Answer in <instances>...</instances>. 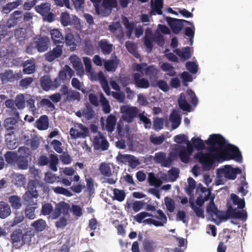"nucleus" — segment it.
I'll return each instance as SVG.
<instances>
[{"label":"nucleus","mask_w":252,"mask_h":252,"mask_svg":"<svg viewBox=\"0 0 252 252\" xmlns=\"http://www.w3.org/2000/svg\"><path fill=\"white\" fill-rule=\"evenodd\" d=\"M205 143L210 146L209 151L216 154L223 151V155L227 159H234L241 163L242 156L239 148L232 144L225 145L224 138L220 134H212L210 135Z\"/></svg>","instance_id":"nucleus-1"},{"label":"nucleus","mask_w":252,"mask_h":252,"mask_svg":"<svg viewBox=\"0 0 252 252\" xmlns=\"http://www.w3.org/2000/svg\"><path fill=\"white\" fill-rule=\"evenodd\" d=\"M17 121L14 118H8L4 122L3 126L7 133L5 134V141L9 149H15L18 146L16 139L11 140V136L14 134V130L16 129Z\"/></svg>","instance_id":"nucleus-2"},{"label":"nucleus","mask_w":252,"mask_h":252,"mask_svg":"<svg viewBox=\"0 0 252 252\" xmlns=\"http://www.w3.org/2000/svg\"><path fill=\"white\" fill-rule=\"evenodd\" d=\"M241 169L240 168H233L230 165H225L223 167L220 168L217 170V175L219 178L224 177L229 180H234L237 175L241 174Z\"/></svg>","instance_id":"nucleus-3"},{"label":"nucleus","mask_w":252,"mask_h":252,"mask_svg":"<svg viewBox=\"0 0 252 252\" xmlns=\"http://www.w3.org/2000/svg\"><path fill=\"white\" fill-rule=\"evenodd\" d=\"M194 158L197 159L202 165L204 170H210L212 167L214 161V157L209 153H204L202 152H198L194 155Z\"/></svg>","instance_id":"nucleus-4"},{"label":"nucleus","mask_w":252,"mask_h":252,"mask_svg":"<svg viewBox=\"0 0 252 252\" xmlns=\"http://www.w3.org/2000/svg\"><path fill=\"white\" fill-rule=\"evenodd\" d=\"M247 213L246 211H237L236 208H233L229 206L224 215L220 216L219 219L222 220H226L228 218H234L236 219L246 220Z\"/></svg>","instance_id":"nucleus-5"},{"label":"nucleus","mask_w":252,"mask_h":252,"mask_svg":"<svg viewBox=\"0 0 252 252\" xmlns=\"http://www.w3.org/2000/svg\"><path fill=\"white\" fill-rule=\"evenodd\" d=\"M19 153L24 154V156H18L15 163L18 167L22 170L27 169L28 167V158L30 155V149L25 147H21L18 149Z\"/></svg>","instance_id":"nucleus-6"},{"label":"nucleus","mask_w":252,"mask_h":252,"mask_svg":"<svg viewBox=\"0 0 252 252\" xmlns=\"http://www.w3.org/2000/svg\"><path fill=\"white\" fill-rule=\"evenodd\" d=\"M50 158V160L45 155L40 156L38 159V164L40 166H45L49 163L50 168L54 171H57L58 170L57 165L59 163L58 156L55 154H51Z\"/></svg>","instance_id":"nucleus-7"},{"label":"nucleus","mask_w":252,"mask_h":252,"mask_svg":"<svg viewBox=\"0 0 252 252\" xmlns=\"http://www.w3.org/2000/svg\"><path fill=\"white\" fill-rule=\"evenodd\" d=\"M165 19L175 34H178L182 31L185 23L191 24L190 22L183 19H178L170 17H166Z\"/></svg>","instance_id":"nucleus-8"},{"label":"nucleus","mask_w":252,"mask_h":252,"mask_svg":"<svg viewBox=\"0 0 252 252\" xmlns=\"http://www.w3.org/2000/svg\"><path fill=\"white\" fill-rule=\"evenodd\" d=\"M175 155L170 153L166 158V154L159 152L155 154V160L158 163H160L161 166L166 167H170L173 162Z\"/></svg>","instance_id":"nucleus-9"},{"label":"nucleus","mask_w":252,"mask_h":252,"mask_svg":"<svg viewBox=\"0 0 252 252\" xmlns=\"http://www.w3.org/2000/svg\"><path fill=\"white\" fill-rule=\"evenodd\" d=\"M157 213L158 216L155 215L154 218L159 220V221L156 220L152 218H149L143 220L142 222L148 224H153L156 226H163L167 222V217L161 210H158Z\"/></svg>","instance_id":"nucleus-10"},{"label":"nucleus","mask_w":252,"mask_h":252,"mask_svg":"<svg viewBox=\"0 0 252 252\" xmlns=\"http://www.w3.org/2000/svg\"><path fill=\"white\" fill-rule=\"evenodd\" d=\"M70 209V205L64 201L58 203L55 206L53 213L51 214V218L55 220L59 217L61 214L67 215Z\"/></svg>","instance_id":"nucleus-11"},{"label":"nucleus","mask_w":252,"mask_h":252,"mask_svg":"<svg viewBox=\"0 0 252 252\" xmlns=\"http://www.w3.org/2000/svg\"><path fill=\"white\" fill-rule=\"evenodd\" d=\"M36 49L39 53L47 51L50 44V39L46 36H40L33 38Z\"/></svg>","instance_id":"nucleus-12"},{"label":"nucleus","mask_w":252,"mask_h":252,"mask_svg":"<svg viewBox=\"0 0 252 252\" xmlns=\"http://www.w3.org/2000/svg\"><path fill=\"white\" fill-rule=\"evenodd\" d=\"M94 145L96 150L106 151L108 150L109 144L101 132H99L98 135L94 137Z\"/></svg>","instance_id":"nucleus-13"},{"label":"nucleus","mask_w":252,"mask_h":252,"mask_svg":"<svg viewBox=\"0 0 252 252\" xmlns=\"http://www.w3.org/2000/svg\"><path fill=\"white\" fill-rule=\"evenodd\" d=\"M117 5L116 0H103L102 7L98 5H95V11L98 14L103 15L104 10H108L110 12L112 8L116 7Z\"/></svg>","instance_id":"nucleus-14"},{"label":"nucleus","mask_w":252,"mask_h":252,"mask_svg":"<svg viewBox=\"0 0 252 252\" xmlns=\"http://www.w3.org/2000/svg\"><path fill=\"white\" fill-rule=\"evenodd\" d=\"M63 46L56 45L52 50H51L44 54V58L46 61L52 62L55 59L60 58L63 54Z\"/></svg>","instance_id":"nucleus-15"},{"label":"nucleus","mask_w":252,"mask_h":252,"mask_svg":"<svg viewBox=\"0 0 252 252\" xmlns=\"http://www.w3.org/2000/svg\"><path fill=\"white\" fill-rule=\"evenodd\" d=\"M78 127L82 131L79 132L73 127H71L70 129L69 134L72 139H76L77 138H85L89 136V131L88 127L82 124H79Z\"/></svg>","instance_id":"nucleus-16"},{"label":"nucleus","mask_w":252,"mask_h":252,"mask_svg":"<svg viewBox=\"0 0 252 252\" xmlns=\"http://www.w3.org/2000/svg\"><path fill=\"white\" fill-rule=\"evenodd\" d=\"M138 113L139 110L137 107H127L123 112V119L127 123H131L138 116Z\"/></svg>","instance_id":"nucleus-17"},{"label":"nucleus","mask_w":252,"mask_h":252,"mask_svg":"<svg viewBox=\"0 0 252 252\" xmlns=\"http://www.w3.org/2000/svg\"><path fill=\"white\" fill-rule=\"evenodd\" d=\"M142 75L139 73H134L132 74L134 84L138 88L148 89L150 84L149 80L145 78H141Z\"/></svg>","instance_id":"nucleus-18"},{"label":"nucleus","mask_w":252,"mask_h":252,"mask_svg":"<svg viewBox=\"0 0 252 252\" xmlns=\"http://www.w3.org/2000/svg\"><path fill=\"white\" fill-rule=\"evenodd\" d=\"M1 78L3 81L12 82L15 80H18L22 78L21 72L14 73L12 70H6L1 73Z\"/></svg>","instance_id":"nucleus-19"},{"label":"nucleus","mask_w":252,"mask_h":252,"mask_svg":"<svg viewBox=\"0 0 252 252\" xmlns=\"http://www.w3.org/2000/svg\"><path fill=\"white\" fill-rule=\"evenodd\" d=\"M98 45L102 53L105 55L110 54L113 50V45L110 43L107 39H102L99 40Z\"/></svg>","instance_id":"nucleus-20"},{"label":"nucleus","mask_w":252,"mask_h":252,"mask_svg":"<svg viewBox=\"0 0 252 252\" xmlns=\"http://www.w3.org/2000/svg\"><path fill=\"white\" fill-rule=\"evenodd\" d=\"M119 63V60L115 56V58L112 60H103V65L105 69L108 71H115L118 67Z\"/></svg>","instance_id":"nucleus-21"},{"label":"nucleus","mask_w":252,"mask_h":252,"mask_svg":"<svg viewBox=\"0 0 252 252\" xmlns=\"http://www.w3.org/2000/svg\"><path fill=\"white\" fill-rule=\"evenodd\" d=\"M51 39L54 45L63 46L64 38L60 31L58 29H53L50 31Z\"/></svg>","instance_id":"nucleus-22"},{"label":"nucleus","mask_w":252,"mask_h":252,"mask_svg":"<svg viewBox=\"0 0 252 252\" xmlns=\"http://www.w3.org/2000/svg\"><path fill=\"white\" fill-rule=\"evenodd\" d=\"M38 196V192L30 193V192L26 191L22 196L24 204L26 206H36L37 205L36 203L34 202L33 199L37 198Z\"/></svg>","instance_id":"nucleus-23"},{"label":"nucleus","mask_w":252,"mask_h":252,"mask_svg":"<svg viewBox=\"0 0 252 252\" xmlns=\"http://www.w3.org/2000/svg\"><path fill=\"white\" fill-rule=\"evenodd\" d=\"M7 201L13 210H18L22 206L21 199L18 195H12L8 196Z\"/></svg>","instance_id":"nucleus-24"},{"label":"nucleus","mask_w":252,"mask_h":252,"mask_svg":"<svg viewBox=\"0 0 252 252\" xmlns=\"http://www.w3.org/2000/svg\"><path fill=\"white\" fill-rule=\"evenodd\" d=\"M23 72L27 74H31L34 72L35 63L34 59L28 60L23 63Z\"/></svg>","instance_id":"nucleus-25"},{"label":"nucleus","mask_w":252,"mask_h":252,"mask_svg":"<svg viewBox=\"0 0 252 252\" xmlns=\"http://www.w3.org/2000/svg\"><path fill=\"white\" fill-rule=\"evenodd\" d=\"M35 126L40 130L47 129L49 127V119L46 115H42L36 121Z\"/></svg>","instance_id":"nucleus-26"},{"label":"nucleus","mask_w":252,"mask_h":252,"mask_svg":"<svg viewBox=\"0 0 252 252\" xmlns=\"http://www.w3.org/2000/svg\"><path fill=\"white\" fill-rule=\"evenodd\" d=\"M11 213L10 206L4 201H0V218L5 219L10 216Z\"/></svg>","instance_id":"nucleus-27"},{"label":"nucleus","mask_w":252,"mask_h":252,"mask_svg":"<svg viewBox=\"0 0 252 252\" xmlns=\"http://www.w3.org/2000/svg\"><path fill=\"white\" fill-rule=\"evenodd\" d=\"M151 7L152 10L150 12L151 15H154L156 14L162 15V9L163 7V0H155L154 4L152 3Z\"/></svg>","instance_id":"nucleus-28"},{"label":"nucleus","mask_w":252,"mask_h":252,"mask_svg":"<svg viewBox=\"0 0 252 252\" xmlns=\"http://www.w3.org/2000/svg\"><path fill=\"white\" fill-rule=\"evenodd\" d=\"M81 99V94L79 92L72 89L69 90V92L67 95L63 98V101L64 102H72L75 100L79 101Z\"/></svg>","instance_id":"nucleus-29"},{"label":"nucleus","mask_w":252,"mask_h":252,"mask_svg":"<svg viewBox=\"0 0 252 252\" xmlns=\"http://www.w3.org/2000/svg\"><path fill=\"white\" fill-rule=\"evenodd\" d=\"M215 196L213 195L211 198V201H210L209 204L207 206L206 211L210 215H215L219 218V214L220 212L218 209L216 205L214 203Z\"/></svg>","instance_id":"nucleus-30"},{"label":"nucleus","mask_w":252,"mask_h":252,"mask_svg":"<svg viewBox=\"0 0 252 252\" xmlns=\"http://www.w3.org/2000/svg\"><path fill=\"white\" fill-rule=\"evenodd\" d=\"M98 169L100 174L104 177H110L113 175V171L109 163L104 162H101L99 165Z\"/></svg>","instance_id":"nucleus-31"},{"label":"nucleus","mask_w":252,"mask_h":252,"mask_svg":"<svg viewBox=\"0 0 252 252\" xmlns=\"http://www.w3.org/2000/svg\"><path fill=\"white\" fill-rule=\"evenodd\" d=\"M117 123V118L113 114L109 115L106 119L105 126L106 130L108 132H112L114 131Z\"/></svg>","instance_id":"nucleus-32"},{"label":"nucleus","mask_w":252,"mask_h":252,"mask_svg":"<svg viewBox=\"0 0 252 252\" xmlns=\"http://www.w3.org/2000/svg\"><path fill=\"white\" fill-rule=\"evenodd\" d=\"M36 11L42 16H44L51 10V4L46 2L42 3L35 7Z\"/></svg>","instance_id":"nucleus-33"},{"label":"nucleus","mask_w":252,"mask_h":252,"mask_svg":"<svg viewBox=\"0 0 252 252\" xmlns=\"http://www.w3.org/2000/svg\"><path fill=\"white\" fill-rule=\"evenodd\" d=\"M179 107L183 111L190 112L191 107L190 104L187 101L184 93H182L180 94L178 99Z\"/></svg>","instance_id":"nucleus-34"},{"label":"nucleus","mask_w":252,"mask_h":252,"mask_svg":"<svg viewBox=\"0 0 252 252\" xmlns=\"http://www.w3.org/2000/svg\"><path fill=\"white\" fill-rule=\"evenodd\" d=\"M22 3V0H16L15 1L8 2L3 6L2 11L5 14H8L13 9L17 8Z\"/></svg>","instance_id":"nucleus-35"},{"label":"nucleus","mask_w":252,"mask_h":252,"mask_svg":"<svg viewBox=\"0 0 252 252\" xmlns=\"http://www.w3.org/2000/svg\"><path fill=\"white\" fill-rule=\"evenodd\" d=\"M83 116L87 120H91L93 119L95 115V112L93 107L89 103H85V108L82 110Z\"/></svg>","instance_id":"nucleus-36"},{"label":"nucleus","mask_w":252,"mask_h":252,"mask_svg":"<svg viewBox=\"0 0 252 252\" xmlns=\"http://www.w3.org/2000/svg\"><path fill=\"white\" fill-rule=\"evenodd\" d=\"M40 85L42 88L45 91H48L52 89V81L50 77L48 75H44L40 78Z\"/></svg>","instance_id":"nucleus-37"},{"label":"nucleus","mask_w":252,"mask_h":252,"mask_svg":"<svg viewBox=\"0 0 252 252\" xmlns=\"http://www.w3.org/2000/svg\"><path fill=\"white\" fill-rule=\"evenodd\" d=\"M26 30L24 28H19L14 30V36L20 42L24 43L27 39Z\"/></svg>","instance_id":"nucleus-38"},{"label":"nucleus","mask_w":252,"mask_h":252,"mask_svg":"<svg viewBox=\"0 0 252 252\" xmlns=\"http://www.w3.org/2000/svg\"><path fill=\"white\" fill-rule=\"evenodd\" d=\"M175 52L178 56L185 61L189 60L191 57L190 49L189 47L183 48L181 50L177 49Z\"/></svg>","instance_id":"nucleus-39"},{"label":"nucleus","mask_w":252,"mask_h":252,"mask_svg":"<svg viewBox=\"0 0 252 252\" xmlns=\"http://www.w3.org/2000/svg\"><path fill=\"white\" fill-rule=\"evenodd\" d=\"M158 70L154 65H147L144 74L148 76L150 79H155L157 77Z\"/></svg>","instance_id":"nucleus-40"},{"label":"nucleus","mask_w":252,"mask_h":252,"mask_svg":"<svg viewBox=\"0 0 252 252\" xmlns=\"http://www.w3.org/2000/svg\"><path fill=\"white\" fill-rule=\"evenodd\" d=\"M123 23L126 30V35L128 38H130L134 29V23L133 22H129L128 19L126 17L123 19Z\"/></svg>","instance_id":"nucleus-41"},{"label":"nucleus","mask_w":252,"mask_h":252,"mask_svg":"<svg viewBox=\"0 0 252 252\" xmlns=\"http://www.w3.org/2000/svg\"><path fill=\"white\" fill-rule=\"evenodd\" d=\"M31 226L37 232L43 231L46 227L47 224L45 220L40 219L33 222Z\"/></svg>","instance_id":"nucleus-42"},{"label":"nucleus","mask_w":252,"mask_h":252,"mask_svg":"<svg viewBox=\"0 0 252 252\" xmlns=\"http://www.w3.org/2000/svg\"><path fill=\"white\" fill-rule=\"evenodd\" d=\"M100 101L103 112L105 114L109 113L111 111V107L109 104V102L104 96L103 94H101L100 95Z\"/></svg>","instance_id":"nucleus-43"},{"label":"nucleus","mask_w":252,"mask_h":252,"mask_svg":"<svg viewBox=\"0 0 252 252\" xmlns=\"http://www.w3.org/2000/svg\"><path fill=\"white\" fill-rule=\"evenodd\" d=\"M18 156L16 152L8 151L4 154L5 161L9 164L15 163Z\"/></svg>","instance_id":"nucleus-44"},{"label":"nucleus","mask_w":252,"mask_h":252,"mask_svg":"<svg viewBox=\"0 0 252 252\" xmlns=\"http://www.w3.org/2000/svg\"><path fill=\"white\" fill-rule=\"evenodd\" d=\"M126 47L129 53L132 54L136 58H140V55L136 50L137 47L134 43L126 41Z\"/></svg>","instance_id":"nucleus-45"},{"label":"nucleus","mask_w":252,"mask_h":252,"mask_svg":"<svg viewBox=\"0 0 252 252\" xmlns=\"http://www.w3.org/2000/svg\"><path fill=\"white\" fill-rule=\"evenodd\" d=\"M64 41L67 46H70L73 49L76 48V40L74 35L71 33H66L64 37Z\"/></svg>","instance_id":"nucleus-46"},{"label":"nucleus","mask_w":252,"mask_h":252,"mask_svg":"<svg viewBox=\"0 0 252 252\" xmlns=\"http://www.w3.org/2000/svg\"><path fill=\"white\" fill-rule=\"evenodd\" d=\"M73 67L76 71V74L79 76H82L84 74V69L83 65L79 59L74 60L73 62Z\"/></svg>","instance_id":"nucleus-47"},{"label":"nucleus","mask_w":252,"mask_h":252,"mask_svg":"<svg viewBox=\"0 0 252 252\" xmlns=\"http://www.w3.org/2000/svg\"><path fill=\"white\" fill-rule=\"evenodd\" d=\"M178 155L183 162L188 163L189 162L190 155L187 152L185 147H181V149L178 151Z\"/></svg>","instance_id":"nucleus-48"},{"label":"nucleus","mask_w":252,"mask_h":252,"mask_svg":"<svg viewBox=\"0 0 252 252\" xmlns=\"http://www.w3.org/2000/svg\"><path fill=\"white\" fill-rule=\"evenodd\" d=\"M25 98L24 94H20L17 95L15 99V104L19 110H22L25 107Z\"/></svg>","instance_id":"nucleus-49"},{"label":"nucleus","mask_w":252,"mask_h":252,"mask_svg":"<svg viewBox=\"0 0 252 252\" xmlns=\"http://www.w3.org/2000/svg\"><path fill=\"white\" fill-rule=\"evenodd\" d=\"M36 207L35 205L26 206L25 209V216L30 220H33L35 218V210Z\"/></svg>","instance_id":"nucleus-50"},{"label":"nucleus","mask_w":252,"mask_h":252,"mask_svg":"<svg viewBox=\"0 0 252 252\" xmlns=\"http://www.w3.org/2000/svg\"><path fill=\"white\" fill-rule=\"evenodd\" d=\"M84 50L87 55H92L94 53V46L92 41L90 39H85Z\"/></svg>","instance_id":"nucleus-51"},{"label":"nucleus","mask_w":252,"mask_h":252,"mask_svg":"<svg viewBox=\"0 0 252 252\" xmlns=\"http://www.w3.org/2000/svg\"><path fill=\"white\" fill-rule=\"evenodd\" d=\"M231 198L234 205H237L239 209H243L245 207V202L244 198L241 199L234 193L231 194Z\"/></svg>","instance_id":"nucleus-52"},{"label":"nucleus","mask_w":252,"mask_h":252,"mask_svg":"<svg viewBox=\"0 0 252 252\" xmlns=\"http://www.w3.org/2000/svg\"><path fill=\"white\" fill-rule=\"evenodd\" d=\"M191 142L192 145L197 150H202L205 147L204 141L200 138L193 137L191 139Z\"/></svg>","instance_id":"nucleus-53"},{"label":"nucleus","mask_w":252,"mask_h":252,"mask_svg":"<svg viewBox=\"0 0 252 252\" xmlns=\"http://www.w3.org/2000/svg\"><path fill=\"white\" fill-rule=\"evenodd\" d=\"M54 210L52 205L50 203H44L42 205L41 213L44 216H47L51 214L54 212Z\"/></svg>","instance_id":"nucleus-54"},{"label":"nucleus","mask_w":252,"mask_h":252,"mask_svg":"<svg viewBox=\"0 0 252 252\" xmlns=\"http://www.w3.org/2000/svg\"><path fill=\"white\" fill-rule=\"evenodd\" d=\"M170 120L172 122L173 129L177 128L181 123V118L177 113H172L170 116Z\"/></svg>","instance_id":"nucleus-55"},{"label":"nucleus","mask_w":252,"mask_h":252,"mask_svg":"<svg viewBox=\"0 0 252 252\" xmlns=\"http://www.w3.org/2000/svg\"><path fill=\"white\" fill-rule=\"evenodd\" d=\"M22 237V232L20 229H17L14 231L10 235L11 242L13 244L16 243L20 242Z\"/></svg>","instance_id":"nucleus-56"},{"label":"nucleus","mask_w":252,"mask_h":252,"mask_svg":"<svg viewBox=\"0 0 252 252\" xmlns=\"http://www.w3.org/2000/svg\"><path fill=\"white\" fill-rule=\"evenodd\" d=\"M25 178L22 174H15L13 176V183L17 187H22L25 184Z\"/></svg>","instance_id":"nucleus-57"},{"label":"nucleus","mask_w":252,"mask_h":252,"mask_svg":"<svg viewBox=\"0 0 252 252\" xmlns=\"http://www.w3.org/2000/svg\"><path fill=\"white\" fill-rule=\"evenodd\" d=\"M114 199L122 202L124 200L126 197V193L123 190L118 189H114L113 190Z\"/></svg>","instance_id":"nucleus-58"},{"label":"nucleus","mask_w":252,"mask_h":252,"mask_svg":"<svg viewBox=\"0 0 252 252\" xmlns=\"http://www.w3.org/2000/svg\"><path fill=\"white\" fill-rule=\"evenodd\" d=\"M154 244L153 241L145 239L143 243V246L146 252H153L154 251Z\"/></svg>","instance_id":"nucleus-59"},{"label":"nucleus","mask_w":252,"mask_h":252,"mask_svg":"<svg viewBox=\"0 0 252 252\" xmlns=\"http://www.w3.org/2000/svg\"><path fill=\"white\" fill-rule=\"evenodd\" d=\"M165 139L164 134H161L159 136H155V135H151L150 137V142L154 145H159L161 144Z\"/></svg>","instance_id":"nucleus-60"},{"label":"nucleus","mask_w":252,"mask_h":252,"mask_svg":"<svg viewBox=\"0 0 252 252\" xmlns=\"http://www.w3.org/2000/svg\"><path fill=\"white\" fill-rule=\"evenodd\" d=\"M147 64L145 63H134L132 65V68L134 71H138L141 73L142 75H144L143 71H145Z\"/></svg>","instance_id":"nucleus-61"},{"label":"nucleus","mask_w":252,"mask_h":252,"mask_svg":"<svg viewBox=\"0 0 252 252\" xmlns=\"http://www.w3.org/2000/svg\"><path fill=\"white\" fill-rule=\"evenodd\" d=\"M61 22L63 26L65 27L71 24L70 15L68 13L65 12L61 14Z\"/></svg>","instance_id":"nucleus-62"},{"label":"nucleus","mask_w":252,"mask_h":252,"mask_svg":"<svg viewBox=\"0 0 252 252\" xmlns=\"http://www.w3.org/2000/svg\"><path fill=\"white\" fill-rule=\"evenodd\" d=\"M53 190L57 194H63L67 197H70L72 195V193L69 190L63 187L54 188Z\"/></svg>","instance_id":"nucleus-63"},{"label":"nucleus","mask_w":252,"mask_h":252,"mask_svg":"<svg viewBox=\"0 0 252 252\" xmlns=\"http://www.w3.org/2000/svg\"><path fill=\"white\" fill-rule=\"evenodd\" d=\"M148 181L151 186L159 187L161 185V181L155 177L154 174L150 173L148 177Z\"/></svg>","instance_id":"nucleus-64"}]
</instances>
